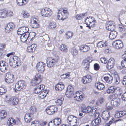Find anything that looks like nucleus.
Returning <instances> with one entry per match:
<instances>
[{
    "instance_id": "f257e3e1",
    "label": "nucleus",
    "mask_w": 126,
    "mask_h": 126,
    "mask_svg": "<svg viewBox=\"0 0 126 126\" xmlns=\"http://www.w3.org/2000/svg\"><path fill=\"white\" fill-rule=\"evenodd\" d=\"M69 12L67 7H61L58 10V14H60L57 16V18L59 20L63 21L67 19L69 16Z\"/></svg>"
},
{
    "instance_id": "f03ea898",
    "label": "nucleus",
    "mask_w": 126,
    "mask_h": 126,
    "mask_svg": "<svg viewBox=\"0 0 126 126\" xmlns=\"http://www.w3.org/2000/svg\"><path fill=\"white\" fill-rule=\"evenodd\" d=\"M9 63L10 66L13 68L18 66L21 64L20 59L16 56L11 57L9 59Z\"/></svg>"
},
{
    "instance_id": "7ed1b4c3",
    "label": "nucleus",
    "mask_w": 126,
    "mask_h": 126,
    "mask_svg": "<svg viewBox=\"0 0 126 126\" xmlns=\"http://www.w3.org/2000/svg\"><path fill=\"white\" fill-rule=\"evenodd\" d=\"M59 59L58 57L55 58L51 57H48L46 60V63L47 66L49 67H52L58 63Z\"/></svg>"
},
{
    "instance_id": "20e7f679",
    "label": "nucleus",
    "mask_w": 126,
    "mask_h": 126,
    "mask_svg": "<svg viewBox=\"0 0 126 126\" xmlns=\"http://www.w3.org/2000/svg\"><path fill=\"white\" fill-rule=\"evenodd\" d=\"M67 122L71 126H75L78 125L77 118L73 115H70L68 117Z\"/></svg>"
},
{
    "instance_id": "39448f33",
    "label": "nucleus",
    "mask_w": 126,
    "mask_h": 126,
    "mask_svg": "<svg viewBox=\"0 0 126 126\" xmlns=\"http://www.w3.org/2000/svg\"><path fill=\"white\" fill-rule=\"evenodd\" d=\"M46 65L43 62H39L37 64L36 66L37 70L40 73H42L45 70Z\"/></svg>"
},
{
    "instance_id": "423d86ee",
    "label": "nucleus",
    "mask_w": 126,
    "mask_h": 126,
    "mask_svg": "<svg viewBox=\"0 0 126 126\" xmlns=\"http://www.w3.org/2000/svg\"><path fill=\"white\" fill-rule=\"evenodd\" d=\"M96 110V109L94 107L92 108L90 106H88L82 109V111L83 113H86L90 112L92 115H93L95 113Z\"/></svg>"
},
{
    "instance_id": "0eeeda50",
    "label": "nucleus",
    "mask_w": 126,
    "mask_h": 126,
    "mask_svg": "<svg viewBox=\"0 0 126 126\" xmlns=\"http://www.w3.org/2000/svg\"><path fill=\"white\" fill-rule=\"evenodd\" d=\"M57 110V108L53 106L48 107L47 108L45 109L46 112L49 115L53 114Z\"/></svg>"
},
{
    "instance_id": "6e6552de",
    "label": "nucleus",
    "mask_w": 126,
    "mask_h": 126,
    "mask_svg": "<svg viewBox=\"0 0 126 126\" xmlns=\"http://www.w3.org/2000/svg\"><path fill=\"white\" fill-rule=\"evenodd\" d=\"M112 44L114 48L117 49H121L123 47V44L122 41L119 40L114 41Z\"/></svg>"
},
{
    "instance_id": "1a4fd4ad",
    "label": "nucleus",
    "mask_w": 126,
    "mask_h": 126,
    "mask_svg": "<svg viewBox=\"0 0 126 126\" xmlns=\"http://www.w3.org/2000/svg\"><path fill=\"white\" fill-rule=\"evenodd\" d=\"M29 31V29L28 27L23 26L19 28L17 31V32L18 35H22L28 33Z\"/></svg>"
},
{
    "instance_id": "9d476101",
    "label": "nucleus",
    "mask_w": 126,
    "mask_h": 126,
    "mask_svg": "<svg viewBox=\"0 0 126 126\" xmlns=\"http://www.w3.org/2000/svg\"><path fill=\"white\" fill-rule=\"evenodd\" d=\"M36 18H32L30 20V23L31 26L33 28H39V23L36 21Z\"/></svg>"
},
{
    "instance_id": "9b49d317",
    "label": "nucleus",
    "mask_w": 126,
    "mask_h": 126,
    "mask_svg": "<svg viewBox=\"0 0 126 126\" xmlns=\"http://www.w3.org/2000/svg\"><path fill=\"white\" fill-rule=\"evenodd\" d=\"M24 82L23 80L19 81L15 85V88L18 91L21 90L25 85Z\"/></svg>"
},
{
    "instance_id": "f8f14e48",
    "label": "nucleus",
    "mask_w": 126,
    "mask_h": 126,
    "mask_svg": "<svg viewBox=\"0 0 126 126\" xmlns=\"http://www.w3.org/2000/svg\"><path fill=\"white\" fill-rule=\"evenodd\" d=\"M37 45L34 44L27 47L26 51L28 53H32L34 52L36 49Z\"/></svg>"
},
{
    "instance_id": "ddd939ff",
    "label": "nucleus",
    "mask_w": 126,
    "mask_h": 126,
    "mask_svg": "<svg viewBox=\"0 0 126 126\" xmlns=\"http://www.w3.org/2000/svg\"><path fill=\"white\" fill-rule=\"evenodd\" d=\"M28 37V42L29 44L30 45L33 42V39L36 35V34L33 32H32L30 33H27Z\"/></svg>"
},
{
    "instance_id": "4468645a",
    "label": "nucleus",
    "mask_w": 126,
    "mask_h": 126,
    "mask_svg": "<svg viewBox=\"0 0 126 126\" xmlns=\"http://www.w3.org/2000/svg\"><path fill=\"white\" fill-rule=\"evenodd\" d=\"M115 61L113 58H110L108 60L107 66V68L110 70L113 68L114 65Z\"/></svg>"
},
{
    "instance_id": "2eb2a0df",
    "label": "nucleus",
    "mask_w": 126,
    "mask_h": 126,
    "mask_svg": "<svg viewBox=\"0 0 126 126\" xmlns=\"http://www.w3.org/2000/svg\"><path fill=\"white\" fill-rule=\"evenodd\" d=\"M92 61V60L90 59V57L87 58L83 60V64L84 66H86V67L85 68L86 70L88 69L89 68L90 66V63Z\"/></svg>"
},
{
    "instance_id": "dca6fc26",
    "label": "nucleus",
    "mask_w": 126,
    "mask_h": 126,
    "mask_svg": "<svg viewBox=\"0 0 126 126\" xmlns=\"http://www.w3.org/2000/svg\"><path fill=\"white\" fill-rule=\"evenodd\" d=\"M110 112L107 111L103 112L102 114V118L105 121L108 120L110 118Z\"/></svg>"
},
{
    "instance_id": "f3484780",
    "label": "nucleus",
    "mask_w": 126,
    "mask_h": 126,
    "mask_svg": "<svg viewBox=\"0 0 126 126\" xmlns=\"http://www.w3.org/2000/svg\"><path fill=\"white\" fill-rule=\"evenodd\" d=\"M45 88V86L43 84H41L37 86L34 88V92L36 94L40 93L44 90Z\"/></svg>"
},
{
    "instance_id": "a211bd4d",
    "label": "nucleus",
    "mask_w": 126,
    "mask_h": 126,
    "mask_svg": "<svg viewBox=\"0 0 126 126\" xmlns=\"http://www.w3.org/2000/svg\"><path fill=\"white\" fill-rule=\"evenodd\" d=\"M32 114L31 113H27L25 114L24 117L25 122L27 123L30 122L32 120Z\"/></svg>"
},
{
    "instance_id": "6ab92c4d",
    "label": "nucleus",
    "mask_w": 126,
    "mask_h": 126,
    "mask_svg": "<svg viewBox=\"0 0 126 126\" xmlns=\"http://www.w3.org/2000/svg\"><path fill=\"white\" fill-rule=\"evenodd\" d=\"M15 25L12 22L9 23L6 26L5 31L6 32H9L10 31L12 30L15 27Z\"/></svg>"
},
{
    "instance_id": "aec40b11",
    "label": "nucleus",
    "mask_w": 126,
    "mask_h": 126,
    "mask_svg": "<svg viewBox=\"0 0 126 126\" xmlns=\"http://www.w3.org/2000/svg\"><path fill=\"white\" fill-rule=\"evenodd\" d=\"M48 92V90L45 89L44 91H42L38 94V97L40 99H43L45 98Z\"/></svg>"
},
{
    "instance_id": "412c9836",
    "label": "nucleus",
    "mask_w": 126,
    "mask_h": 126,
    "mask_svg": "<svg viewBox=\"0 0 126 126\" xmlns=\"http://www.w3.org/2000/svg\"><path fill=\"white\" fill-rule=\"evenodd\" d=\"M64 87V84L62 82H60L56 85L55 89L57 91H60L63 90Z\"/></svg>"
},
{
    "instance_id": "4be33fe9",
    "label": "nucleus",
    "mask_w": 126,
    "mask_h": 126,
    "mask_svg": "<svg viewBox=\"0 0 126 126\" xmlns=\"http://www.w3.org/2000/svg\"><path fill=\"white\" fill-rule=\"evenodd\" d=\"M21 35L20 38L21 41L23 43L27 42V43L29 44L28 40V36L27 33Z\"/></svg>"
},
{
    "instance_id": "5701e85b",
    "label": "nucleus",
    "mask_w": 126,
    "mask_h": 126,
    "mask_svg": "<svg viewBox=\"0 0 126 126\" xmlns=\"http://www.w3.org/2000/svg\"><path fill=\"white\" fill-rule=\"evenodd\" d=\"M111 104L114 107H117L120 104L119 100L118 98L113 99L111 101Z\"/></svg>"
},
{
    "instance_id": "b1692460",
    "label": "nucleus",
    "mask_w": 126,
    "mask_h": 126,
    "mask_svg": "<svg viewBox=\"0 0 126 126\" xmlns=\"http://www.w3.org/2000/svg\"><path fill=\"white\" fill-rule=\"evenodd\" d=\"M80 49L83 52H86L89 50L90 47L89 46L86 45H83L80 46Z\"/></svg>"
},
{
    "instance_id": "393cba45",
    "label": "nucleus",
    "mask_w": 126,
    "mask_h": 126,
    "mask_svg": "<svg viewBox=\"0 0 126 126\" xmlns=\"http://www.w3.org/2000/svg\"><path fill=\"white\" fill-rule=\"evenodd\" d=\"M6 9H1L0 10V17L2 18H6Z\"/></svg>"
},
{
    "instance_id": "a878e982",
    "label": "nucleus",
    "mask_w": 126,
    "mask_h": 126,
    "mask_svg": "<svg viewBox=\"0 0 126 126\" xmlns=\"http://www.w3.org/2000/svg\"><path fill=\"white\" fill-rule=\"evenodd\" d=\"M111 31L110 33L109 37L111 40L115 39L117 35V32L115 31Z\"/></svg>"
},
{
    "instance_id": "bb28decb",
    "label": "nucleus",
    "mask_w": 126,
    "mask_h": 126,
    "mask_svg": "<svg viewBox=\"0 0 126 126\" xmlns=\"http://www.w3.org/2000/svg\"><path fill=\"white\" fill-rule=\"evenodd\" d=\"M95 86L99 90H102L104 88V85L100 82H97L95 84Z\"/></svg>"
},
{
    "instance_id": "cd10ccee",
    "label": "nucleus",
    "mask_w": 126,
    "mask_h": 126,
    "mask_svg": "<svg viewBox=\"0 0 126 126\" xmlns=\"http://www.w3.org/2000/svg\"><path fill=\"white\" fill-rule=\"evenodd\" d=\"M41 81V79H32L31 83L32 86H35L40 83Z\"/></svg>"
},
{
    "instance_id": "c85d7f7f",
    "label": "nucleus",
    "mask_w": 126,
    "mask_h": 126,
    "mask_svg": "<svg viewBox=\"0 0 126 126\" xmlns=\"http://www.w3.org/2000/svg\"><path fill=\"white\" fill-rule=\"evenodd\" d=\"M7 114L6 111L4 110H0V121L4 119Z\"/></svg>"
},
{
    "instance_id": "c756f323",
    "label": "nucleus",
    "mask_w": 126,
    "mask_h": 126,
    "mask_svg": "<svg viewBox=\"0 0 126 126\" xmlns=\"http://www.w3.org/2000/svg\"><path fill=\"white\" fill-rule=\"evenodd\" d=\"M98 116H99L98 114ZM101 122V119L100 117L98 118L94 119L92 122V124L94 126H96L99 124Z\"/></svg>"
},
{
    "instance_id": "7c9ffc66",
    "label": "nucleus",
    "mask_w": 126,
    "mask_h": 126,
    "mask_svg": "<svg viewBox=\"0 0 126 126\" xmlns=\"http://www.w3.org/2000/svg\"><path fill=\"white\" fill-rule=\"evenodd\" d=\"M107 26L108 27V29L110 31H113L114 30V25L113 22L110 21L107 23Z\"/></svg>"
},
{
    "instance_id": "2f4dec72",
    "label": "nucleus",
    "mask_w": 126,
    "mask_h": 126,
    "mask_svg": "<svg viewBox=\"0 0 126 126\" xmlns=\"http://www.w3.org/2000/svg\"><path fill=\"white\" fill-rule=\"evenodd\" d=\"M17 5L20 6H22L26 4L28 1L26 0H16Z\"/></svg>"
},
{
    "instance_id": "473e14b6",
    "label": "nucleus",
    "mask_w": 126,
    "mask_h": 126,
    "mask_svg": "<svg viewBox=\"0 0 126 126\" xmlns=\"http://www.w3.org/2000/svg\"><path fill=\"white\" fill-rule=\"evenodd\" d=\"M46 17H48L51 16L53 13L52 9L46 7Z\"/></svg>"
},
{
    "instance_id": "72a5a7b5",
    "label": "nucleus",
    "mask_w": 126,
    "mask_h": 126,
    "mask_svg": "<svg viewBox=\"0 0 126 126\" xmlns=\"http://www.w3.org/2000/svg\"><path fill=\"white\" fill-rule=\"evenodd\" d=\"M60 50L63 52H66L68 50L67 47V46L64 44H62L60 47Z\"/></svg>"
},
{
    "instance_id": "f704fd0d",
    "label": "nucleus",
    "mask_w": 126,
    "mask_h": 126,
    "mask_svg": "<svg viewBox=\"0 0 126 126\" xmlns=\"http://www.w3.org/2000/svg\"><path fill=\"white\" fill-rule=\"evenodd\" d=\"M107 44L106 41H102L99 42L97 45L99 47H103L106 46Z\"/></svg>"
},
{
    "instance_id": "c9c22d12",
    "label": "nucleus",
    "mask_w": 126,
    "mask_h": 126,
    "mask_svg": "<svg viewBox=\"0 0 126 126\" xmlns=\"http://www.w3.org/2000/svg\"><path fill=\"white\" fill-rule=\"evenodd\" d=\"M16 121L13 118H9L7 121L8 125L9 126H12L15 124Z\"/></svg>"
},
{
    "instance_id": "e433bc0d",
    "label": "nucleus",
    "mask_w": 126,
    "mask_h": 126,
    "mask_svg": "<svg viewBox=\"0 0 126 126\" xmlns=\"http://www.w3.org/2000/svg\"><path fill=\"white\" fill-rule=\"evenodd\" d=\"M22 17L24 18H26L29 17L30 15L26 11H23L21 13Z\"/></svg>"
},
{
    "instance_id": "4c0bfd02",
    "label": "nucleus",
    "mask_w": 126,
    "mask_h": 126,
    "mask_svg": "<svg viewBox=\"0 0 126 126\" xmlns=\"http://www.w3.org/2000/svg\"><path fill=\"white\" fill-rule=\"evenodd\" d=\"M73 35V32L71 31L67 32L65 34V38L67 39H69L72 37Z\"/></svg>"
},
{
    "instance_id": "58836bf2",
    "label": "nucleus",
    "mask_w": 126,
    "mask_h": 126,
    "mask_svg": "<svg viewBox=\"0 0 126 126\" xmlns=\"http://www.w3.org/2000/svg\"><path fill=\"white\" fill-rule=\"evenodd\" d=\"M63 100V97H61L60 98L55 99V102L57 105L60 106L62 104Z\"/></svg>"
},
{
    "instance_id": "ea45409f",
    "label": "nucleus",
    "mask_w": 126,
    "mask_h": 126,
    "mask_svg": "<svg viewBox=\"0 0 126 126\" xmlns=\"http://www.w3.org/2000/svg\"><path fill=\"white\" fill-rule=\"evenodd\" d=\"M29 110L31 114L35 113L37 111V109L35 106H31L29 108Z\"/></svg>"
},
{
    "instance_id": "a19ab883",
    "label": "nucleus",
    "mask_w": 126,
    "mask_h": 126,
    "mask_svg": "<svg viewBox=\"0 0 126 126\" xmlns=\"http://www.w3.org/2000/svg\"><path fill=\"white\" fill-rule=\"evenodd\" d=\"M12 101L11 104L13 105H15L17 104L18 102V99L17 97H12Z\"/></svg>"
},
{
    "instance_id": "79ce46f5",
    "label": "nucleus",
    "mask_w": 126,
    "mask_h": 126,
    "mask_svg": "<svg viewBox=\"0 0 126 126\" xmlns=\"http://www.w3.org/2000/svg\"><path fill=\"white\" fill-rule=\"evenodd\" d=\"M122 92V90L121 87H115V92L119 95L121 94Z\"/></svg>"
},
{
    "instance_id": "37998d69",
    "label": "nucleus",
    "mask_w": 126,
    "mask_h": 126,
    "mask_svg": "<svg viewBox=\"0 0 126 126\" xmlns=\"http://www.w3.org/2000/svg\"><path fill=\"white\" fill-rule=\"evenodd\" d=\"M70 72H68L65 74H63L62 75L61 77L62 79H68L70 76Z\"/></svg>"
},
{
    "instance_id": "c03bdc74",
    "label": "nucleus",
    "mask_w": 126,
    "mask_h": 126,
    "mask_svg": "<svg viewBox=\"0 0 126 126\" xmlns=\"http://www.w3.org/2000/svg\"><path fill=\"white\" fill-rule=\"evenodd\" d=\"M94 19L93 17H92L89 16V17H87L85 20V22L87 25V26H88Z\"/></svg>"
},
{
    "instance_id": "a18cd8bd",
    "label": "nucleus",
    "mask_w": 126,
    "mask_h": 126,
    "mask_svg": "<svg viewBox=\"0 0 126 126\" xmlns=\"http://www.w3.org/2000/svg\"><path fill=\"white\" fill-rule=\"evenodd\" d=\"M57 26L56 23L54 22H51L49 24L48 27L51 29H54Z\"/></svg>"
},
{
    "instance_id": "49530a36",
    "label": "nucleus",
    "mask_w": 126,
    "mask_h": 126,
    "mask_svg": "<svg viewBox=\"0 0 126 126\" xmlns=\"http://www.w3.org/2000/svg\"><path fill=\"white\" fill-rule=\"evenodd\" d=\"M6 88L4 86L0 87V94L2 95L4 94L6 92Z\"/></svg>"
},
{
    "instance_id": "de8ad7c7",
    "label": "nucleus",
    "mask_w": 126,
    "mask_h": 126,
    "mask_svg": "<svg viewBox=\"0 0 126 126\" xmlns=\"http://www.w3.org/2000/svg\"><path fill=\"white\" fill-rule=\"evenodd\" d=\"M46 7L41 9L40 13L42 16L44 17H46Z\"/></svg>"
},
{
    "instance_id": "09e8293b",
    "label": "nucleus",
    "mask_w": 126,
    "mask_h": 126,
    "mask_svg": "<svg viewBox=\"0 0 126 126\" xmlns=\"http://www.w3.org/2000/svg\"><path fill=\"white\" fill-rule=\"evenodd\" d=\"M53 121L56 126H58L61 124L62 122L61 119L59 118H55L54 120Z\"/></svg>"
},
{
    "instance_id": "8fccbe9b",
    "label": "nucleus",
    "mask_w": 126,
    "mask_h": 126,
    "mask_svg": "<svg viewBox=\"0 0 126 126\" xmlns=\"http://www.w3.org/2000/svg\"><path fill=\"white\" fill-rule=\"evenodd\" d=\"M83 94L82 92L81 91H79L77 92L74 95V97L75 99L78 97L80 96L83 95Z\"/></svg>"
},
{
    "instance_id": "3c124183",
    "label": "nucleus",
    "mask_w": 126,
    "mask_h": 126,
    "mask_svg": "<svg viewBox=\"0 0 126 126\" xmlns=\"http://www.w3.org/2000/svg\"><path fill=\"white\" fill-rule=\"evenodd\" d=\"M6 17H11L13 15V13L12 11L6 9Z\"/></svg>"
},
{
    "instance_id": "603ef678",
    "label": "nucleus",
    "mask_w": 126,
    "mask_h": 126,
    "mask_svg": "<svg viewBox=\"0 0 126 126\" xmlns=\"http://www.w3.org/2000/svg\"><path fill=\"white\" fill-rule=\"evenodd\" d=\"M96 20L94 19L89 24L88 26H87V27H89V28L90 27H95V25Z\"/></svg>"
},
{
    "instance_id": "864d4df0",
    "label": "nucleus",
    "mask_w": 126,
    "mask_h": 126,
    "mask_svg": "<svg viewBox=\"0 0 126 126\" xmlns=\"http://www.w3.org/2000/svg\"><path fill=\"white\" fill-rule=\"evenodd\" d=\"M71 54L73 56H76L77 55L78 52V50L75 48L73 47L71 49Z\"/></svg>"
},
{
    "instance_id": "5fc2aeb1",
    "label": "nucleus",
    "mask_w": 126,
    "mask_h": 126,
    "mask_svg": "<svg viewBox=\"0 0 126 126\" xmlns=\"http://www.w3.org/2000/svg\"><path fill=\"white\" fill-rule=\"evenodd\" d=\"M85 14V13H84L82 14H77L76 16V18L78 20H80L84 17Z\"/></svg>"
},
{
    "instance_id": "6e6d98bb",
    "label": "nucleus",
    "mask_w": 126,
    "mask_h": 126,
    "mask_svg": "<svg viewBox=\"0 0 126 126\" xmlns=\"http://www.w3.org/2000/svg\"><path fill=\"white\" fill-rule=\"evenodd\" d=\"M104 101V98L102 97H101L98 99L96 102V104L98 105H100L103 103Z\"/></svg>"
},
{
    "instance_id": "4d7b16f0",
    "label": "nucleus",
    "mask_w": 126,
    "mask_h": 126,
    "mask_svg": "<svg viewBox=\"0 0 126 126\" xmlns=\"http://www.w3.org/2000/svg\"><path fill=\"white\" fill-rule=\"evenodd\" d=\"M12 97L8 95H7L5 98V100L6 102H10L11 104L12 102Z\"/></svg>"
},
{
    "instance_id": "13d9d810",
    "label": "nucleus",
    "mask_w": 126,
    "mask_h": 126,
    "mask_svg": "<svg viewBox=\"0 0 126 126\" xmlns=\"http://www.w3.org/2000/svg\"><path fill=\"white\" fill-rule=\"evenodd\" d=\"M126 114V112L125 111H121L117 113L115 115L116 116L119 115V117L117 116V117H122L125 115Z\"/></svg>"
},
{
    "instance_id": "bf43d9fd",
    "label": "nucleus",
    "mask_w": 126,
    "mask_h": 126,
    "mask_svg": "<svg viewBox=\"0 0 126 126\" xmlns=\"http://www.w3.org/2000/svg\"><path fill=\"white\" fill-rule=\"evenodd\" d=\"M73 92L69 91H66V95L67 97L68 98H71L73 96Z\"/></svg>"
},
{
    "instance_id": "052dcab7",
    "label": "nucleus",
    "mask_w": 126,
    "mask_h": 126,
    "mask_svg": "<svg viewBox=\"0 0 126 126\" xmlns=\"http://www.w3.org/2000/svg\"><path fill=\"white\" fill-rule=\"evenodd\" d=\"M31 126H40V124L38 121H35L32 122Z\"/></svg>"
},
{
    "instance_id": "680f3d73",
    "label": "nucleus",
    "mask_w": 126,
    "mask_h": 126,
    "mask_svg": "<svg viewBox=\"0 0 126 126\" xmlns=\"http://www.w3.org/2000/svg\"><path fill=\"white\" fill-rule=\"evenodd\" d=\"M8 68L6 65L0 66V70L2 72H5L7 70Z\"/></svg>"
},
{
    "instance_id": "e2e57ef3",
    "label": "nucleus",
    "mask_w": 126,
    "mask_h": 126,
    "mask_svg": "<svg viewBox=\"0 0 126 126\" xmlns=\"http://www.w3.org/2000/svg\"><path fill=\"white\" fill-rule=\"evenodd\" d=\"M111 72L112 73H113V72L114 73L113 76L114 79H119V78L118 75L114 70H112Z\"/></svg>"
},
{
    "instance_id": "0e129e2a",
    "label": "nucleus",
    "mask_w": 126,
    "mask_h": 126,
    "mask_svg": "<svg viewBox=\"0 0 126 126\" xmlns=\"http://www.w3.org/2000/svg\"><path fill=\"white\" fill-rule=\"evenodd\" d=\"M5 57V54L3 51L0 50V60L4 58Z\"/></svg>"
},
{
    "instance_id": "69168bd1",
    "label": "nucleus",
    "mask_w": 126,
    "mask_h": 126,
    "mask_svg": "<svg viewBox=\"0 0 126 126\" xmlns=\"http://www.w3.org/2000/svg\"><path fill=\"white\" fill-rule=\"evenodd\" d=\"M94 68L95 70L98 71L99 69L100 66L98 64L95 63L94 64Z\"/></svg>"
},
{
    "instance_id": "338daca9",
    "label": "nucleus",
    "mask_w": 126,
    "mask_h": 126,
    "mask_svg": "<svg viewBox=\"0 0 126 126\" xmlns=\"http://www.w3.org/2000/svg\"><path fill=\"white\" fill-rule=\"evenodd\" d=\"M92 80V79H82V82L84 84H86L90 82Z\"/></svg>"
},
{
    "instance_id": "774afa93",
    "label": "nucleus",
    "mask_w": 126,
    "mask_h": 126,
    "mask_svg": "<svg viewBox=\"0 0 126 126\" xmlns=\"http://www.w3.org/2000/svg\"><path fill=\"white\" fill-rule=\"evenodd\" d=\"M121 64L122 67L126 68V60H122L121 62Z\"/></svg>"
}]
</instances>
